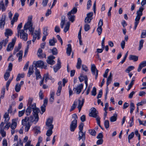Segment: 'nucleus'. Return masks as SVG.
I'll return each instance as SVG.
<instances>
[{
    "mask_svg": "<svg viewBox=\"0 0 146 146\" xmlns=\"http://www.w3.org/2000/svg\"><path fill=\"white\" fill-rule=\"evenodd\" d=\"M33 116L31 115L28 117V118L32 123L34 122V124H35L38 121L39 117L38 114L40 111L39 109L36 107L33 110Z\"/></svg>",
    "mask_w": 146,
    "mask_h": 146,
    "instance_id": "1",
    "label": "nucleus"
},
{
    "mask_svg": "<svg viewBox=\"0 0 146 146\" xmlns=\"http://www.w3.org/2000/svg\"><path fill=\"white\" fill-rule=\"evenodd\" d=\"M13 31L10 29H6L5 33V36L7 38L0 42V50L2 49L3 45L5 47L8 41L9 36H11L13 34Z\"/></svg>",
    "mask_w": 146,
    "mask_h": 146,
    "instance_id": "2",
    "label": "nucleus"
},
{
    "mask_svg": "<svg viewBox=\"0 0 146 146\" xmlns=\"http://www.w3.org/2000/svg\"><path fill=\"white\" fill-rule=\"evenodd\" d=\"M31 123H32L28 117L26 116L24 119L22 120V124L23 126H25V131L26 132L28 131L31 125Z\"/></svg>",
    "mask_w": 146,
    "mask_h": 146,
    "instance_id": "3",
    "label": "nucleus"
},
{
    "mask_svg": "<svg viewBox=\"0 0 146 146\" xmlns=\"http://www.w3.org/2000/svg\"><path fill=\"white\" fill-rule=\"evenodd\" d=\"M90 112L89 114L90 117H95L97 116L98 114V111L94 107H92L90 109Z\"/></svg>",
    "mask_w": 146,
    "mask_h": 146,
    "instance_id": "4",
    "label": "nucleus"
},
{
    "mask_svg": "<svg viewBox=\"0 0 146 146\" xmlns=\"http://www.w3.org/2000/svg\"><path fill=\"white\" fill-rule=\"evenodd\" d=\"M24 29L21 30L20 33V38L24 41H26L28 38V34L25 33Z\"/></svg>",
    "mask_w": 146,
    "mask_h": 146,
    "instance_id": "5",
    "label": "nucleus"
},
{
    "mask_svg": "<svg viewBox=\"0 0 146 146\" xmlns=\"http://www.w3.org/2000/svg\"><path fill=\"white\" fill-rule=\"evenodd\" d=\"M77 127V120L74 119L70 125V129L71 131H74Z\"/></svg>",
    "mask_w": 146,
    "mask_h": 146,
    "instance_id": "6",
    "label": "nucleus"
},
{
    "mask_svg": "<svg viewBox=\"0 0 146 146\" xmlns=\"http://www.w3.org/2000/svg\"><path fill=\"white\" fill-rule=\"evenodd\" d=\"M48 99L47 98H45L44 100L43 104L41 106V111L42 113H41V114L42 115L45 112L46 109V107L47 104Z\"/></svg>",
    "mask_w": 146,
    "mask_h": 146,
    "instance_id": "7",
    "label": "nucleus"
},
{
    "mask_svg": "<svg viewBox=\"0 0 146 146\" xmlns=\"http://www.w3.org/2000/svg\"><path fill=\"white\" fill-rule=\"evenodd\" d=\"M61 67V62L59 58L57 59V63L53 67L54 70L55 72H56Z\"/></svg>",
    "mask_w": 146,
    "mask_h": 146,
    "instance_id": "8",
    "label": "nucleus"
},
{
    "mask_svg": "<svg viewBox=\"0 0 146 146\" xmlns=\"http://www.w3.org/2000/svg\"><path fill=\"white\" fill-rule=\"evenodd\" d=\"M35 61H34L33 64H35L34 67L35 68V69L37 67H40L41 68H43V66H44V62L42 60H38L36 61L35 63Z\"/></svg>",
    "mask_w": 146,
    "mask_h": 146,
    "instance_id": "9",
    "label": "nucleus"
},
{
    "mask_svg": "<svg viewBox=\"0 0 146 146\" xmlns=\"http://www.w3.org/2000/svg\"><path fill=\"white\" fill-rule=\"evenodd\" d=\"M55 58V57L52 55L49 56L48 57L46 61L47 63L50 65H53L55 63V61L53 60Z\"/></svg>",
    "mask_w": 146,
    "mask_h": 146,
    "instance_id": "10",
    "label": "nucleus"
},
{
    "mask_svg": "<svg viewBox=\"0 0 146 146\" xmlns=\"http://www.w3.org/2000/svg\"><path fill=\"white\" fill-rule=\"evenodd\" d=\"M79 137L78 138L79 141L82 139L83 142H84L86 139V131L83 132L82 131L81 132H79Z\"/></svg>",
    "mask_w": 146,
    "mask_h": 146,
    "instance_id": "11",
    "label": "nucleus"
},
{
    "mask_svg": "<svg viewBox=\"0 0 146 146\" xmlns=\"http://www.w3.org/2000/svg\"><path fill=\"white\" fill-rule=\"evenodd\" d=\"M83 84H81L79 86H78L76 88H74L73 90H74V89H75V91H76V93L78 94L81 92L83 88Z\"/></svg>",
    "mask_w": 146,
    "mask_h": 146,
    "instance_id": "12",
    "label": "nucleus"
},
{
    "mask_svg": "<svg viewBox=\"0 0 146 146\" xmlns=\"http://www.w3.org/2000/svg\"><path fill=\"white\" fill-rule=\"evenodd\" d=\"M146 66V61H143L141 62L139 65L137 71L140 72L142 68Z\"/></svg>",
    "mask_w": 146,
    "mask_h": 146,
    "instance_id": "13",
    "label": "nucleus"
},
{
    "mask_svg": "<svg viewBox=\"0 0 146 146\" xmlns=\"http://www.w3.org/2000/svg\"><path fill=\"white\" fill-rule=\"evenodd\" d=\"M31 34L33 36V39L32 40V41L34 43L38 36L39 35V33L37 31H35L34 33H31Z\"/></svg>",
    "mask_w": 146,
    "mask_h": 146,
    "instance_id": "14",
    "label": "nucleus"
},
{
    "mask_svg": "<svg viewBox=\"0 0 146 146\" xmlns=\"http://www.w3.org/2000/svg\"><path fill=\"white\" fill-rule=\"evenodd\" d=\"M141 18V17L137 15L135 19V22L134 23V29L135 30L137 28V26L138 24L140 19Z\"/></svg>",
    "mask_w": 146,
    "mask_h": 146,
    "instance_id": "15",
    "label": "nucleus"
},
{
    "mask_svg": "<svg viewBox=\"0 0 146 146\" xmlns=\"http://www.w3.org/2000/svg\"><path fill=\"white\" fill-rule=\"evenodd\" d=\"M34 67L33 65L32 66H30L29 67L28 71L27 73V77H30V76L33 74L34 72L33 70Z\"/></svg>",
    "mask_w": 146,
    "mask_h": 146,
    "instance_id": "16",
    "label": "nucleus"
},
{
    "mask_svg": "<svg viewBox=\"0 0 146 146\" xmlns=\"http://www.w3.org/2000/svg\"><path fill=\"white\" fill-rule=\"evenodd\" d=\"M52 120L49 118L48 119L46 122V125L48 127V128H51V127H53V125L52 124Z\"/></svg>",
    "mask_w": 146,
    "mask_h": 146,
    "instance_id": "17",
    "label": "nucleus"
},
{
    "mask_svg": "<svg viewBox=\"0 0 146 146\" xmlns=\"http://www.w3.org/2000/svg\"><path fill=\"white\" fill-rule=\"evenodd\" d=\"M58 84V86L56 93V94L57 96H59L60 95V92L62 88V81H59Z\"/></svg>",
    "mask_w": 146,
    "mask_h": 146,
    "instance_id": "18",
    "label": "nucleus"
},
{
    "mask_svg": "<svg viewBox=\"0 0 146 146\" xmlns=\"http://www.w3.org/2000/svg\"><path fill=\"white\" fill-rule=\"evenodd\" d=\"M68 47L66 48V53L68 56L70 55L72 51V48L71 44H68L67 45Z\"/></svg>",
    "mask_w": 146,
    "mask_h": 146,
    "instance_id": "19",
    "label": "nucleus"
},
{
    "mask_svg": "<svg viewBox=\"0 0 146 146\" xmlns=\"http://www.w3.org/2000/svg\"><path fill=\"white\" fill-rule=\"evenodd\" d=\"M57 40L56 38L53 37L52 39L49 40V43L50 46H54L55 45V43L57 42Z\"/></svg>",
    "mask_w": 146,
    "mask_h": 146,
    "instance_id": "20",
    "label": "nucleus"
},
{
    "mask_svg": "<svg viewBox=\"0 0 146 146\" xmlns=\"http://www.w3.org/2000/svg\"><path fill=\"white\" fill-rule=\"evenodd\" d=\"M35 73L36 76V80H38L39 78H41L42 76L40 74V72L37 68L35 69Z\"/></svg>",
    "mask_w": 146,
    "mask_h": 146,
    "instance_id": "21",
    "label": "nucleus"
},
{
    "mask_svg": "<svg viewBox=\"0 0 146 146\" xmlns=\"http://www.w3.org/2000/svg\"><path fill=\"white\" fill-rule=\"evenodd\" d=\"M91 72L93 75H95L96 72L97 70H98L96 68V66L94 64H91Z\"/></svg>",
    "mask_w": 146,
    "mask_h": 146,
    "instance_id": "22",
    "label": "nucleus"
},
{
    "mask_svg": "<svg viewBox=\"0 0 146 146\" xmlns=\"http://www.w3.org/2000/svg\"><path fill=\"white\" fill-rule=\"evenodd\" d=\"M23 54V51L21 50L19 51V53H18L16 54V56L17 57L19 56L18 61L19 62L21 61L22 60Z\"/></svg>",
    "mask_w": 146,
    "mask_h": 146,
    "instance_id": "23",
    "label": "nucleus"
},
{
    "mask_svg": "<svg viewBox=\"0 0 146 146\" xmlns=\"http://www.w3.org/2000/svg\"><path fill=\"white\" fill-rule=\"evenodd\" d=\"M138 57L136 55H130L129 57V59L130 60H133L134 62H136L138 60Z\"/></svg>",
    "mask_w": 146,
    "mask_h": 146,
    "instance_id": "24",
    "label": "nucleus"
},
{
    "mask_svg": "<svg viewBox=\"0 0 146 146\" xmlns=\"http://www.w3.org/2000/svg\"><path fill=\"white\" fill-rule=\"evenodd\" d=\"M33 24L32 22H27L25 25L23 29L24 30H27L28 29V28L30 27L31 26H33Z\"/></svg>",
    "mask_w": 146,
    "mask_h": 146,
    "instance_id": "25",
    "label": "nucleus"
},
{
    "mask_svg": "<svg viewBox=\"0 0 146 146\" xmlns=\"http://www.w3.org/2000/svg\"><path fill=\"white\" fill-rule=\"evenodd\" d=\"M5 18H2L0 20V28L2 29H3L4 25L5 24Z\"/></svg>",
    "mask_w": 146,
    "mask_h": 146,
    "instance_id": "26",
    "label": "nucleus"
},
{
    "mask_svg": "<svg viewBox=\"0 0 146 146\" xmlns=\"http://www.w3.org/2000/svg\"><path fill=\"white\" fill-rule=\"evenodd\" d=\"M67 15L68 16V20L72 23L75 20V16L74 15H72L71 14L68 15V13H67Z\"/></svg>",
    "mask_w": 146,
    "mask_h": 146,
    "instance_id": "27",
    "label": "nucleus"
},
{
    "mask_svg": "<svg viewBox=\"0 0 146 146\" xmlns=\"http://www.w3.org/2000/svg\"><path fill=\"white\" fill-rule=\"evenodd\" d=\"M65 16L63 15L61 17V20L60 23V27L62 29L63 28L65 22Z\"/></svg>",
    "mask_w": 146,
    "mask_h": 146,
    "instance_id": "28",
    "label": "nucleus"
},
{
    "mask_svg": "<svg viewBox=\"0 0 146 146\" xmlns=\"http://www.w3.org/2000/svg\"><path fill=\"white\" fill-rule=\"evenodd\" d=\"M117 114L116 113H115L113 116L110 117V121L111 122H113L116 121L117 119Z\"/></svg>",
    "mask_w": 146,
    "mask_h": 146,
    "instance_id": "29",
    "label": "nucleus"
},
{
    "mask_svg": "<svg viewBox=\"0 0 146 146\" xmlns=\"http://www.w3.org/2000/svg\"><path fill=\"white\" fill-rule=\"evenodd\" d=\"M77 104V100H76L73 102V104L72 105L70 109V111L71 112L73 111L76 108Z\"/></svg>",
    "mask_w": 146,
    "mask_h": 146,
    "instance_id": "30",
    "label": "nucleus"
},
{
    "mask_svg": "<svg viewBox=\"0 0 146 146\" xmlns=\"http://www.w3.org/2000/svg\"><path fill=\"white\" fill-rule=\"evenodd\" d=\"M135 77L133 76L132 79V80L130 82L129 85L128 86V88L127 90V91L129 90L132 87L133 85L134 84V82L135 81Z\"/></svg>",
    "mask_w": 146,
    "mask_h": 146,
    "instance_id": "31",
    "label": "nucleus"
},
{
    "mask_svg": "<svg viewBox=\"0 0 146 146\" xmlns=\"http://www.w3.org/2000/svg\"><path fill=\"white\" fill-rule=\"evenodd\" d=\"M77 9L76 7H74L70 11L68 12V14H72L74 15L75 14L77 13Z\"/></svg>",
    "mask_w": 146,
    "mask_h": 146,
    "instance_id": "32",
    "label": "nucleus"
},
{
    "mask_svg": "<svg viewBox=\"0 0 146 146\" xmlns=\"http://www.w3.org/2000/svg\"><path fill=\"white\" fill-rule=\"evenodd\" d=\"M82 60L80 58H78V61L77 63V65L76 66L77 68L79 69L80 68L82 64Z\"/></svg>",
    "mask_w": 146,
    "mask_h": 146,
    "instance_id": "33",
    "label": "nucleus"
},
{
    "mask_svg": "<svg viewBox=\"0 0 146 146\" xmlns=\"http://www.w3.org/2000/svg\"><path fill=\"white\" fill-rule=\"evenodd\" d=\"M3 117L5 119L4 121L6 123H7L9 121L10 119V118L9 117V113L6 112L5 113Z\"/></svg>",
    "mask_w": 146,
    "mask_h": 146,
    "instance_id": "34",
    "label": "nucleus"
},
{
    "mask_svg": "<svg viewBox=\"0 0 146 146\" xmlns=\"http://www.w3.org/2000/svg\"><path fill=\"white\" fill-rule=\"evenodd\" d=\"M40 127L39 126H36L34 127L33 130L34 131L35 133L36 134L40 133Z\"/></svg>",
    "mask_w": 146,
    "mask_h": 146,
    "instance_id": "35",
    "label": "nucleus"
},
{
    "mask_svg": "<svg viewBox=\"0 0 146 146\" xmlns=\"http://www.w3.org/2000/svg\"><path fill=\"white\" fill-rule=\"evenodd\" d=\"M48 128L49 129L47 131L46 135L47 136L49 137L53 133L52 129H53V128L52 127L51 128Z\"/></svg>",
    "mask_w": 146,
    "mask_h": 146,
    "instance_id": "36",
    "label": "nucleus"
},
{
    "mask_svg": "<svg viewBox=\"0 0 146 146\" xmlns=\"http://www.w3.org/2000/svg\"><path fill=\"white\" fill-rule=\"evenodd\" d=\"M14 46L13 44H12L9 43L6 49L7 51L8 52L11 51L13 49Z\"/></svg>",
    "mask_w": 146,
    "mask_h": 146,
    "instance_id": "37",
    "label": "nucleus"
},
{
    "mask_svg": "<svg viewBox=\"0 0 146 146\" xmlns=\"http://www.w3.org/2000/svg\"><path fill=\"white\" fill-rule=\"evenodd\" d=\"M14 120V119L12 120V123L10 126L11 128L12 129H15L17 126V123Z\"/></svg>",
    "mask_w": 146,
    "mask_h": 146,
    "instance_id": "38",
    "label": "nucleus"
},
{
    "mask_svg": "<svg viewBox=\"0 0 146 146\" xmlns=\"http://www.w3.org/2000/svg\"><path fill=\"white\" fill-rule=\"evenodd\" d=\"M50 77L49 76L48 73H47L44 74L43 78L44 80V82L46 83L48 80H49Z\"/></svg>",
    "mask_w": 146,
    "mask_h": 146,
    "instance_id": "39",
    "label": "nucleus"
},
{
    "mask_svg": "<svg viewBox=\"0 0 146 146\" xmlns=\"http://www.w3.org/2000/svg\"><path fill=\"white\" fill-rule=\"evenodd\" d=\"M130 113L131 114L132 113L133 110L135 108L134 104L133 103L131 102L130 104Z\"/></svg>",
    "mask_w": 146,
    "mask_h": 146,
    "instance_id": "40",
    "label": "nucleus"
},
{
    "mask_svg": "<svg viewBox=\"0 0 146 146\" xmlns=\"http://www.w3.org/2000/svg\"><path fill=\"white\" fill-rule=\"evenodd\" d=\"M21 86L19 84H17L15 86V91L17 92H19L21 89Z\"/></svg>",
    "mask_w": 146,
    "mask_h": 146,
    "instance_id": "41",
    "label": "nucleus"
},
{
    "mask_svg": "<svg viewBox=\"0 0 146 146\" xmlns=\"http://www.w3.org/2000/svg\"><path fill=\"white\" fill-rule=\"evenodd\" d=\"M32 111V110L31 109L30 107H27L26 110H25V113L27 116H29L30 115Z\"/></svg>",
    "mask_w": 146,
    "mask_h": 146,
    "instance_id": "42",
    "label": "nucleus"
},
{
    "mask_svg": "<svg viewBox=\"0 0 146 146\" xmlns=\"http://www.w3.org/2000/svg\"><path fill=\"white\" fill-rule=\"evenodd\" d=\"M70 25V23L69 22H68L64 29V31L65 33L67 32L69 30Z\"/></svg>",
    "mask_w": 146,
    "mask_h": 146,
    "instance_id": "43",
    "label": "nucleus"
},
{
    "mask_svg": "<svg viewBox=\"0 0 146 146\" xmlns=\"http://www.w3.org/2000/svg\"><path fill=\"white\" fill-rule=\"evenodd\" d=\"M144 40L143 39H141L139 42V47L138 50H140L143 47Z\"/></svg>",
    "mask_w": 146,
    "mask_h": 146,
    "instance_id": "44",
    "label": "nucleus"
},
{
    "mask_svg": "<svg viewBox=\"0 0 146 146\" xmlns=\"http://www.w3.org/2000/svg\"><path fill=\"white\" fill-rule=\"evenodd\" d=\"M52 53L53 55H56L58 54L57 50L55 47H54L52 49L50 50Z\"/></svg>",
    "mask_w": 146,
    "mask_h": 146,
    "instance_id": "45",
    "label": "nucleus"
},
{
    "mask_svg": "<svg viewBox=\"0 0 146 146\" xmlns=\"http://www.w3.org/2000/svg\"><path fill=\"white\" fill-rule=\"evenodd\" d=\"M84 100L85 99L84 98H82V100H80L79 99L78 100V106H81V107H82L84 102Z\"/></svg>",
    "mask_w": 146,
    "mask_h": 146,
    "instance_id": "46",
    "label": "nucleus"
},
{
    "mask_svg": "<svg viewBox=\"0 0 146 146\" xmlns=\"http://www.w3.org/2000/svg\"><path fill=\"white\" fill-rule=\"evenodd\" d=\"M104 124L106 129H108L110 126L109 121L108 120H105L104 121Z\"/></svg>",
    "mask_w": 146,
    "mask_h": 146,
    "instance_id": "47",
    "label": "nucleus"
},
{
    "mask_svg": "<svg viewBox=\"0 0 146 146\" xmlns=\"http://www.w3.org/2000/svg\"><path fill=\"white\" fill-rule=\"evenodd\" d=\"M146 104V99L144 100H142L141 102H139L137 103V106H142L143 104Z\"/></svg>",
    "mask_w": 146,
    "mask_h": 146,
    "instance_id": "48",
    "label": "nucleus"
},
{
    "mask_svg": "<svg viewBox=\"0 0 146 146\" xmlns=\"http://www.w3.org/2000/svg\"><path fill=\"white\" fill-rule=\"evenodd\" d=\"M89 132L90 134L93 136H95L96 135V132L94 129H90L89 130Z\"/></svg>",
    "mask_w": 146,
    "mask_h": 146,
    "instance_id": "49",
    "label": "nucleus"
},
{
    "mask_svg": "<svg viewBox=\"0 0 146 146\" xmlns=\"http://www.w3.org/2000/svg\"><path fill=\"white\" fill-rule=\"evenodd\" d=\"M91 95L93 96H95L96 94V89L95 87H94L93 88L92 90L91 91Z\"/></svg>",
    "mask_w": 146,
    "mask_h": 146,
    "instance_id": "50",
    "label": "nucleus"
},
{
    "mask_svg": "<svg viewBox=\"0 0 146 146\" xmlns=\"http://www.w3.org/2000/svg\"><path fill=\"white\" fill-rule=\"evenodd\" d=\"M27 107H30L31 109L33 110L36 107V103H33V104H28L27 105Z\"/></svg>",
    "mask_w": 146,
    "mask_h": 146,
    "instance_id": "51",
    "label": "nucleus"
},
{
    "mask_svg": "<svg viewBox=\"0 0 146 146\" xmlns=\"http://www.w3.org/2000/svg\"><path fill=\"white\" fill-rule=\"evenodd\" d=\"M84 126V124L82 123H81L79 126V132H81L82 131H83V127Z\"/></svg>",
    "mask_w": 146,
    "mask_h": 146,
    "instance_id": "52",
    "label": "nucleus"
},
{
    "mask_svg": "<svg viewBox=\"0 0 146 146\" xmlns=\"http://www.w3.org/2000/svg\"><path fill=\"white\" fill-rule=\"evenodd\" d=\"M10 75V73L9 72H6L4 75V78L5 80L6 81L9 78Z\"/></svg>",
    "mask_w": 146,
    "mask_h": 146,
    "instance_id": "53",
    "label": "nucleus"
},
{
    "mask_svg": "<svg viewBox=\"0 0 146 146\" xmlns=\"http://www.w3.org/2000/svg\"><path fill=\"white\" fill-rule=\"evenodd\" d=\"M90 25L87 24H86L84 25V30L85 31H87L90 29Z\"/></svg>",
    "mask_w": 146,
    "mask_h": 146,
    "instance_id": "54",
    "label": "nucleus"
},
{
    "mask_svg": "<svg viewBox=\"0 0 146 146\" xmlns=\"http://www.w3.org/2000/svg\"><path fill=\"white\" fill-rule=\"evenodd\" d=\"M25 112V110L24 109L21 111H19L18 116L19 117H21L23 116Z\"/></svg>",
    "mask_w": 146,
    "mask_h": 146,
    "instance_id": "55",
    "label": "nucleus"
},
{
    "mask_svg": "<svg viewBox=\"0 0 146 146\" xmlns=\"http://www.w3.org/2000/svg\"><path fill=\"white\" fill-rule=\"evenodd\" d=\"M48 27H45L43 29V34L44 35L47 36L48 35V33L47 32Z\"/></svg>",
    "mask_w": 146,
    "mask_h": 146,
    "instance_id": "56",
    "label": "nucleus"
},
{
    "mask_svg": "<svg viewBox=\"0 0 146 146\" xmlns=\"http://www.w3.org/2000/svg\"><path fill=\"white\" fill-rule=\"evenodd\" d=\"M12 81V80L9 79L7 82L6 84V89L7 90H8V87Z\"/></svg>",
    "mask_w": 146,
    "mask_h": 146,
    "instance_id": "57",
    "label": "nucleus"
},
{
    "mask_svg": "<svg viewBox=\"0 0 146 146\" xmlns=\"http://www.w3.org/2000/svg\"><path fill=\"white\" fill-rule=\"evenodd\" d=\"M96 31H97L99 35H100L102 32V27H98Z\"/></svg>",
    "mask_w": 146,
    "mask_h": 146,
    "instance_id": "58",
    "label": "nucleus"
},
{
    "mask_svg": "<svg viewBox=\"0 0 146 146\" xmlns=\"http://www.w3.org/2000/svg\"><path fill=\"white\" fill-rule=\"evenodd\" d=\"M41 100H42L43 99L44 95L42 92V90H40L38 94Z\"/></svg>",
    "mask_w": 146,
    "mask_h": 146,
    "instance_id": "59",
    "label": "nucleus"
},
{
    "mask_svg": "<svg viewBox=\"0 0 146 146\" xmlns=\"http://www.w3.org/2000/svg\"><path fill=\"white\" fill-rule=\"evenodd\" d=\"M92 5V1L91 0H88L87 3V9L88 10L90 9Z\"/></svg>",
    "mask_w": 146,
    "mask_h": 146,
    "instance_id": "60",
    "label": "nucleus"
},
{
    "mask_svg": "<svg viewBox=\"0 0 146 146\" xmlns=\"http://www.w3.org/2000/svg\"><path fill=\"white\" fill-rule=\"evenodd\" d=\"M1 133L2 136L3 137H4L6 136V133L5 131H4V130L3 129H1Z\"/></svg>",
    "mask_w": 146,
    "mask_h": 146,
    "instance_id": "61",
    "label": "nucleus"
},
{
    "mask_svg": "<svg viewBox=\"0 0 146 146\" xmlns=\"http://www.w3.org/2000/svg\"><path fill=\"white\" fill-rule=\"evenodd\" d=\"M146 35V30H143V32H142L141 36V38H144L145 37Z\"/></svg>",
    "mask_w": 146,
    "mask_h": 146,
    "instance_id": "62",
    "label": "nucleus"
},
{
    "mask_svg": "<svg viewBox=\"0 0 146 146\" xmlns=\"http://www.w3.org/2000/svg\"><path fill=\"white\" fill-rule=\"evenodd\" d=\"M134 68V67L133 66H129L126 69V72L128 71V72L129 73L131 70H133Z\"/></svg>",
    "mask_w": 146,
    "mask_h": 146,
    "instance_id": "63",
    "label": "nucleus"
},
{
    "mask_svg": "<svg viewBox=\"0 0 146 146\" xmlns=\"http://www.w3.org/2000/svg\"><path fill=\"white\" fill-rule=\"evenodd\" d=\"M92 19H90L87 17H86L85 18V22L86 23H90L91 20Z\"/></svg>",
    "mask_w": 146,
    "mask_h": 146,
    "instance_id": "64",
    "label": "nucleus"
}]
</instances>
